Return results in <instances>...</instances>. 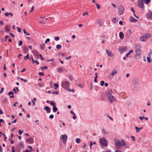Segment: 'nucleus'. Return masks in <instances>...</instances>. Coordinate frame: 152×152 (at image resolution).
<instances>
[{"label":"nucleus","instance_id":"obj_10","mask_svg":"<svg viewBox=\"0 0 152 152\" xmlns=\"http://www.w3.org/2000/svg\"><path fill=\"white\" fill-rule=\"evenodd\" d=\"M106 52L107 54V55L110 57L112 58L114 56V54L113 53L112 51L109 50L108 49L106 50Z\"/></svg>","mask_w":152,"mask_h":152},{"label":"nucleus","instance_id":"obj_53","mask_svg":"<svg viewBox=\"0 0 152 152\" xmlns=\"http://www.w3.org/2000/svg\"><path fill=\"white\" fill-rule=\"evenodd\" d=\"M50 41V39L49 38L47 39L45 41V43H46L47 42H49Z\"/></svg>","mask_w":152,"mask_h":152},{"label":"nucleus","instance_id":"obj_13","mask_svg":"<svg viewBox=\"0 0 152 152\" xmlns=\"http://www.w3.org/2000/svg\"><path fill=\"white\" fill-rule=\"evenodd\" d=\"M127 50V48L126 47L120 48L119 49V51L121 54L122 53L124 52Z\"/></svg>","mask_w":152,"mask_h":152},{"label":"nucleus","instance_id":"obj_19","mask_svg":"<svg viewBox=\"0 0 152 152\" xmlns=\"http://www.w3.org/2000/svg\"><path fill=\"white\" fill-rule=\"evenodd\" d=\"M140 1L139 2V6L140 8H142L144 6V4L142 3V0H140Z\"/></svg>","mask_w":152,"mask_h":152},{"label":"nucleus","instance_id":"obj_35","mask_svg":"<svg viewBox=\"0 0 152 152\" xmlns=\"http://www.w3.org/2000/svg\"><path fill=\"white\" fill-rule=\"evenodd\" d=\"M88 15V13L87 11H86V12H84L83 14V16H84L85 15Z\"/></svg>","mask_w":152,"mask_h":152},{"label":"nucleus","instance_id":"obj_45","mask_svg":"<svg viewBox=\"0 0 152 152\" xmlns=\"http://www.w3.org/2000/svg\"><path fill=\"white\" fill-rule=\"evenodd\" d=\"M130 137L132 139V140L133 141H135V137L133 136H130Z\"/></svg>","mask_w":152,"mask_h":152},{"label":"nucleus","instance_id":"obj_11","mask_svg":"<svg viewBox=\"0 0 152 152\" xmlns=\"http://www.w3.org/2000/svg\"><path fill=\"white\" fill-rule=\"evenodd\" d=\"M141 55L140 51V49H137L136 51V54L135 57L137 59H139Z\"/></svg>","mask_w":152,"mask_h":152},{"label":"nucleus","instance_id":"obj_51","mask_svg":"<svg viewBox=\"0 0 152 152\" xmlns=\"http://www.w3.org/2000/svg\"><path fill=\"white\" fill-rule=\"evenodd\" d=\"M54 118V116L53 115H51L49 116V118L50 119H53Z\"/></svg>","mask_w":152,"mask_h":152},{"label":"nucleus","instance_id":"obj_29","mask_svg":"<svg viewBox=\"0 0 152 152\" xmlns=\"http://www.w3.org/2000/svg\"><path fill=\"white\" fill-rule=\"evenodd\" d=\"M133 52V51L132 50H130L129 52L128 53L126 54V57H127L131 53H132Z\"/></svg>","mask_w":152,"mask_h":152},{"label":"nucleus","instance_id":"obj_12","mask_svg":"<svg viewBox=\"0 0 152 152\" xmlns=\"http://www.w3.org/2000/svg\"><path fill=\"white\" fill-rule=\"evenodd\" d=\"M34 139L32 137H30L26 140V142L28 144H32L34 142Z\"/></svg>","mask_w":152,"mask_h":152},{"label":"nucleus","instance_id":"obj_63","mask_svg":"<svg viewBox=\"0 0 152 152\" xmlns=\"http://www.w3.org/2000/svg\"><path fill=\"white\" fill-rule=\"evenodd\" d=\"M17 120V119H15L13 121H12V123H16Z\"/></svg>","mask_w":152,"mask_h":152},{"label":"nucleus","instance_id":"obj_2","mask_svg":"<svg viewBox=\"0 0 152 152\" xmlns=\"http://www.w3.org/2000/svg\"><path fill=\"white\" fill-rule=\"evenodd\" d=\"M151 35L149 33H147L143 35L140 38V40L141 41L145 42L147 39H149Z\"/></svg>","mask_w":152,"mask_h":152},{"label":"nucleus","instance_id":"obj_40","mask_svg":"<svg viewBox=\"0 0 152 152\" xmlns=\"http://www.w3.org/2000/svg\"><path fill=\"white\" fill-rule=\"evenodd\" d=\"M11 149H12V152H15V148L14 146H12Z\"/></svg>","mask_w":152,"mask_h":152},{"label":"nucleus","instance_id":"obj_1","mask_svg":"<svg viewBox=\"0 0 152 152\" xmlns=\"http://www.w3.org/2000/svg\"><path fill=\"white\" fill-rule=\"evenodd\" d=\"M113 93L112 90V89H110L105 94L106 96L108 99L110 103L111 104L113 103V102H117V100L116 98L112 95Z\"/></svg>","mask_w":152,"mask_h":152},{"label":"nucleus","instance_id":"obj_42","mask_svg":"<svg viewBox=\"0 0 152 152\" xmlns=\"http://www.w3.org/2000/svg\"><path fill=\"white\" fill-rule=\"evenodd\" d=\"M54 39L56 41H58L60 39V38L58 37H56Z\"/></svg>","mask_w":152,"mask_h":152},{"label":"nucleus","instance_id":"obj_64","mask_svg":"<svg viewBox=\"0 0 152 152\" xmlns=\"http://www.w3.org/2000/svg\"><path fill=\"white\" fill-rule=\"evenodd\" d=\"M23 152H31L29 150H27L26 151H24Z\"/></svg>","mask_w":152,"mask_h":152},{"label":"nucleus","instance_id":"obj_48","mask_svg":"<svg viewBox=\"0 0 152 152\" xmlns=\"http://www.w3.org/2000/svg\"><path fill=\"white\" fill-rule=\"evenodd\" d=\"M8 94L9 95H10L11 94L13 95V92L12 91H10L8 92Z\"/></svg>","mask_w":152,"mask_h":152},{"label":"nucleus","instance_id":"obj_47","mask_svg":"<svg viewBox=\"0 0 152 152\" xmlns=\"http://www.w3.org/2000/svg\"><path fill=\"white\" fill-rule=\"evenodd\" d=\"M71 58V56H69L68 57H66L65 58V59L66 60H69Z\"/></svg>","mask_w":152,"mask_h":152},{"label":"nucleus","instance_id":"obj_16","mask_svg":"<svg viewBox=\"0 0 152 152\" xmlns=\"http://www.w3.org/2000/svg\"><path fill=\"white\" fill-rule=\"evenodd\" d=\"M44 109L46 111V112L47 113H48L50 112L51 111V109L48 107L47 106H45Z\"/></svg>","mask_w":152,"mask_h":152},{"label":"nucleus","instance_id":"obj_56","mask_svg":"<svg viewBox=\"0 0 152 152\" xmlns=\"http://www.w3.org/2000/svg\"><path fill=\"white\" fill-rule=\"evenodd\" d=\"M34 62H35V63H36L37 65H39V62L38 61H35L34 60V61H33V63Z\"/></svg>","mask_w":152,"mask_h":152},{"label":"nucleus","instance_id":"obj_26","mask_svg":"<svg viewBox=\"0 0 152 152\" xmlns=\"http://www.w3.org/2000/svg\"><path fill=\"white\" fill-rule=\"evenodd\" d=\"M121 146H124L126 145V144L124 140H121Z\"/></svg>","mask_w":152,"mask_h":152},{"label":"nucleus","instance_id":"obj_8","mask_svg":"<svg viewBox=\"0 0 152 152\" xmlns=\"http://www.w3.org/2000/svg\"><path fill=\"white\" fill-rule=\"evenodd\" d=\"M138 79L137 78H133L132 81V84L133 85L135 86L138 85Z\"/></svg>","mask_w":152,"mask_h":152},{"label":"nucleus","instance_id":"obj_24","mask_svg":"<svg viewBox=\"0 0 152 152\" xmlns=\"http://www.w3.org/2000/svg\"><path fill=\"white\" fill-rule=\"evenodd\" d=\"M119 36L120 38L121 39H123L124 37V35L123 33L122 32H120L119 33Z\"/></svg>","mask_w":152,"mask_h":152},{"label":"nucleus","instance_id":"obj_58","mask_svg":"<svg viewBox=\"0 0 152 152\" xmlns=\"http://www.w3.org/2000/svg\"><path fill=\"white\" fill-rule=\"evenodd\" d=\"M131 10L134 13V10L133 7H131Z\"/></svg>","mask_w":152,"mask_h":152},{"label":"nucleus","instance_id":"obj_7","mask_svg":"<svg viewBox=\"0 0 152 152\" xmlns=\"http://www.w3.org/2000/svg\"><path fill=\"white\" fill-rule=\"evenodd\" d=\"M55 103L53 101H50V104L53 106V112H56L58 110L57 108L56 107L55 105Z\"/></svg>","mask_w":152,"mask_h":152},{"label":"nucleus","instance_id":"obj_52","mask_svg":"<svg viewBox=\"0 0 152 152\" xmlns=\"http://www.w3.org/2000/svg\"><path fill=\"white\" fill-rule=\"evenodd\" d=\"M139 118L140 119V120L141 121H142L143 119L145 118V117H141V116H140L139 117Z\"/></svg>","mask_w":152,"mask_h":152},{"label":"nucleus","instance_id":"obj_61","mask_svg":"<svg viewBox=\"0 0 152 152\" xmlns=\"http://www.w3.org/2000/svg\"><path fill=\"white\" fill-rule=\"evenodd\" d=\"M73 115L74 116L72 118L73 119L75 120L76 118V116H75V114Z\"/></svg>","mask_w":152,"mask_h":152},{"label":"nucleus","instance_id":"obj_43","mask_svg":"<svg viewBox=\"0 0 152 152\" xmlns=\"http://www.w3.org/2000/svg\"><path fill=\"white\" fill-rule=\"evenodd\" d=\"M39 56L40 57V58L43 61L44 60V58H43L41 54H40L39 55Z\"/></svg>","mask_w":152,"mask_h":152},{"label":"nucleus","instance_id":"obj_54","mask_svg":"<svg viewBox=\"0 0 152 152\" xmlns=\"http://www.w3.org/2000/svg\"><path fill=\"white\" fill-rule=\"evenodd\" d=\"M4 88H2L0 91V93L1 94L4 91Z\"/></svg>","mask_w":152,"mask_h":152},{"label":"nucleus","instance_id":"obj_15","mask_svg":"<svg viewBox=\"0 0 152 152\" xmlns=\"http://www.w3.org/2000/svg\"><path fill=\"white\" fill-rule=\"evenodd\" d=\"M118 73V71L117 70L114 69L112 71V72L111 73V75L110 76H112V77H113L116 74H117Z\"/></svg>","mask_w":152,"mask_h":152},{"label":"nucleus","instance_id":"obj_31","mask_svg":"<svg viewBox=\"0 0 152 152\" xmlns=\"http://www.w3.org/2000/svg\"><path fill=\"white\" fill-rule=\"evenodd\" d=\"M29 58V54L28 53L27 55L24 57V60H25L26 59H28Z\"/></svg>","mask_w":152,"mask_h":152},{"label":"nucleus","instance_id":"obj_18","mask_svg":"<svg viewBox=\"0 0 152 152\" xmlns=\"http://www.w3.org/2000/svg\"><path fill=\"white\" fill-rule=\"evenodd\" d=\"M118 17H114L113 18L112 21L113 23H115L118 22Z\"/></svg>","mask_w":152,"mask_h":152},{"label":"nucleus","instance_id":"obj_30","mask_svg":"<svg viewBox=\"0 0 152 152\" xmlns=\"http://www.w3.org/2000/svg\"><path fill=\"white\" fill-rule=\"evenodd\" d=\"M54 86H55L54 89L56 90L57 89V88L58 87V84L55 83L54 84Z\"/></svg>","mask_w":152,"mask_h":152},{"label":"nucleus","instance_id":"obj_6","mask_svg":"<svg viewBox=\"0 0 152 152\" xmlns=\"http://www.w3.org/2000/svg\"><path fill=\"white\" fill-rule=\"evenodd\" d=\"M124 9L122 5H120L119 6L118 9V13L119 15H122L124 12Z\"/></svg>","mask_w":152,"mask_h":152},{"label":"nucleus","instance_id":"obj_44","mask_svg":"<svg viewBox=\"0 0 152 152\" xmlns=\"http://www.w3.org/2000/svg\"><path fill=\"white\" fill-rule=\"evenodd\" d=\"M66 90H68L69 92L72 91L73 92H75V91H74V89H70L68 88Z\"/></svg>","mask_w":152,"mask_h":152},{"label":"nucleus","instance_id":"obj_4","mask_svg":"<svg viewBox=\"0 0 152 152\" xmlns=\"http://www.w3.org/2000/svg\"><path fill=\"white\" fill-rule=\"evenodd\" d=\"M101 144L103 146L106 147L107 146V140L104 138H102L99 140Z\"/></svg>","mask_w":152,"mask_h":152},{"label":"nucleus","instance_id":"obj_33","mask_svg":"<svg viewBox=\"0 0 152 152\" xmlns=\"http://www.w3.org/2000/svg\"><path fill=\"white\" fill-rule=\"evenodd\" d=\"M76 142L77 143H80V139L79 138H77L76 139Z\"/></svg>","mask_w":152,"mask_h":152},{"label":"nucleus","instance_id":"obj_22","mask_svg":"<svg viewBox=\"0 0 152 152\" xmlns=\"http://www.w3.org/2000/svg\"><path fill=\"white\" fill-rule=\"evenodd\" d=\"M130 20L131 22H135L137 21V20L135 19L134 18H133L132 16L130 17Z\"/></svg>","mask_w":152,"mask_h":152},{"label":"nucleus","instance_id":"obj_50","mask_svg":"<svg viewBox=\"0 0 152 152\" xmlns=\"http://www.w3.org/2000/svg\"><path fill=\"white\" fill-rule=\"evenodd\" d=\"M23 42H22L21 41H19L18 42V44L20 46L21 45H22Z\"/></svg>","mask_w":152,"mask_h":152},{"label":"nucleus","instance_id":"obj_5","mask_svg":"<svg viewBox=\"0 0 152 152\" xmlns=\"http://www.w3.org/2000/svg\"><path fill=\"white\" fill-rule=\"evenodd\" d=\"M60 138L62 140L63 144H66L67 138V135L65 134L61 135Z\"/></svg>","mask_w":152,"mask_h":152},{"label":"nucleus","instance_id":"obj_60","mask_svg":"<svg viewBox=\"0 0 152 152\" xmlns=\"http://www.w3.org/2000/svg\"><path fill=\"white\" fill-rule=\"evenodd\" d=\"M5 15L7 17H8L9 16V13H8V12L6 13L5 14Z\"/></svg>","mask_w":152,"mask_h":152},{"label":"nucleus","instance_id":"obj_57","mask_svg":"<svg viewBox=\"0 0 152 152\" xmlns=\"http://www.w3.org/2000/svg\"><path fill=\"white\" fill-rule=\"evenodd\" d=\"M31 102H32L33 104V106H34L35 105V102L33 100H31Z\"/></svg>","mask_w":152,"mask_h":152},{"label":"nucleus","instance_id":"obj_32","mask_svg":"<svg viewBox=\"0 0 152 152\" xmlns=\"http://www.w3.org/2000/svg\"><path fill=\"white\" fill-rule=\"evenodd\" d=\"M144 3L146 4L149 3L151 1V0H143Z\"/></svg>","mask_w":152,"mask_h":152},{"label":"nucleus","instance_id":"obj_20","mask_svg":"<svg viewBox=\"0 0 152 152\" xmlns=\"http://www.w3.org/2000/svg\"><path fill=\"white\" fill-rule=\"evenodd\" d=\"M4 29L6 31L8 32L10 31V26L7 25L5 27Z\"/></svg>","mask_w":152,"mask_h":152},{"label":"nucleus","instance_id":"obj_23","mask_svg":"<svg viewBox=\"0 0 152 152\" xmlns=\"http://www.w3.org/2000/svg\"><path fill=\"white\" fill-rule=\"evenodd\" d=\"M97 22L99 25L101 26L102 24V22L101 19H99L97 20Z\"/></svg>","mask_w":152,"mask_h":152},{"label":"nucleus","instance_id":"obj_49","mask_svg":"<svg viewBox=\"0 0 152 152\" xmlns=\"http://www.w3.org/2000/svg\"><path fill=\"white\" fill-rule=\"evenodd\" d=\"M101 86H103L104 84V81L102 80L101 81Z\"/></svg>","mask_w":152,"mask_h":152},{"label":"nucleus","instance_id":"obj_17","mask_svg":"<svg viewBox=\"0 0 152 152\" xmlns=\"http://www.w3.org/2000/svg\"><path fill=\"white\" fill-rule=\"evenodd\" d=\"M65 70V69L64 67H61L58 69L57 71L58 73H61Z\"/></svg>","mask_w":152,"mask_h":152},{"label":"nucleus","instance_id":"obj_55","mask_svg":"<svg viewBox=\"0 0 152 152\" xmlns=\"http://www.w3.org/2000/svg\"><path fill=\"white\" fill-rule=\"evenodd\" d=\"M18 30V31L19 32H20L21 31V28H20L17 27Z\"/></svg>","mask_w":152,"mask_h":152},{"label":"nucleus","instance_id":"obj_36","mask_svg":"<svg viewBox=\"0 0 152 152\" xmlns=\"http://www.w3.org/2000/svg\"><path fill=\"white\" fill-rule=\"evenodd\" d=\"M135 129H136V132H138L140 131V129L139 128H138L137 126H135Z\"/></svg>","mask_w":152,"mask_h":152},{"label":"nucleus","instance_id":"obj_21","mask_svg":"<svg viewBox=\"0 0 152 152\" xmlns=\"http://www.w3.org/2000/svg\"><path fill=\"white\" fill-rule=\"evenodd\" d=\"M32 53L35 56H37V58H38L39 57V54H38V52L36 50H33L32 51Z\"/></svg>","mask_w":152,"mask_h":152},{"label":"nucleus","instance_id":"obj_39","mask_svg":"<svg viewBox=\"0 0 152 152\" xmlns=\"http://www.w3.org/2000/svg\"><path fill=\"white\" fill-rule=\"evenodd\" d=\"M97 77H97V75L96 76L94 77V82L96 83H97Z\"/></svg>","mask_w":152,"mask_h":152},{"label":"nucleus","instance_id":"obj_38","mask_svg":"<svg viewBox=\"0 0 152 152\" xmlns=\"http://www.w3.org/2000/svg\"><path fill=\"white\" fill-rule=\"evenodd\" d=\"M77 86L81 88H83V85L82 84H79Z\"/></svg>","mask_w":152,"mask_h":152},{"label":"nucleus","instance_id":"obj_25","mask_svg":"<svg viewBox=\"0 0 152 152\" xmlns=\"http://www.w3.org/2000/svg\"><path fill=\"white\" fill-rule=\"evenodd\" d=\"M147 18L148 19H152V12L149 14L147 16Z\"/></svg>","mask_w":152,"mask_h":152},{"label":"nucleus","instance_id":"obj_9","mask_svg":"<svg viewBox=\"0 0 152 152\" xmlns=\"http://www.w3.org/2000/svg\"><path fill=\"white\" fill-rule=\"evenodd\" d=\"M148 62L150 63L151 61H152V52H150L147 57Z\"/></svg>","mask_w":152,"mask_h":152},{"label":"nucleus","instance_id":"obj_27","mask_svg":"<svg viewBox=\"0 0 152 152\" xmlns=\"http://www.w3.org/2000/svg\"><path fill=\"white\" fill-rule=\"evenodd\" d=\"M23 51L24 53H27L28 51V49L27 47L25 46L24 47L23 49Z\"/></svg>","mask_w":152,"mask_h":152},{"label":"nucleus","instance_id":"obj_46","mask_svg":"<svg viewBox=\"0 0 152 152\" xmlns=\"http://www.w3.org/2000/svg\"><path fill=\"white\" fill-rule=\"evenodd\" d=\"M19 134L20 135H21L22 134V133L23 132V130H22L21 131L20 130H19Z\"/></svg>","mask_w":152,"mask_h":152},{"label":"nucleus","instance_id":"obj_59","mask_svg":"<svg viewBox=\"0 0 152 152\" xmlns=\"http://www.w3.org/2000/svg\"><path fill=\"white\" fill-rule=\"evenodd\" d=\"M69 79L70 80H73V77L72 76H70L69 77Z\"/></svg>","mask_w":152,"mask_h":152},{"label":"nucleus","instance_id":"obj_62","mask_svg":"<svg viewBox=\"0 0 152 152\" xmlns=\"http://www.w3.org/2000/svg\"><path fill=\"white\" fill-rule=\"evenodd\" d=\"M58 93L57 91H53V94H58Z\"/></svg>","mask_w":152,"mask_h":152},{"label":"nucleus","instance_id":"obj_37","mask_svg":"<svg viewBox=\"0 0 152 152\" xmlns=\"http://www.w3.org/2000/svg\"><path fill=\"white\" fill-rule=\"evenodd\" d=\"M95 4L97 8L98 9H99L100 8V6L99 4H97L96 3H95Z\"/></svg>","mask_w":152,"mask_h":152},{"label":"nucleus","instance_id":"obj_34","mask_svg":"<svg viewBox=\"0 0 152 152\" xmlns=\"http://www.w3.org/2000/svg\"><path fill=\"white\" fill-rule=\"evenodd\" d=\"M102 132L103 133H104V134H109L108 132V131L105 130L104 129L102 130Z\"/></svg>","mask_w":152,"mask_h":152},{"label":"nucleus","instance_id":"obj_3","mask_svg":"<svg viewBox=\"0 0 152 152\" xmlns=\"http://www.w3.org/2000/svg\"><path fill=\"white\" fill-rule=\"evenodd\" d=\"M69 83L68 81H64L61 82V87L66 90H67L69 86Z\"/></svg>","mask_w":152,"mask_h":152},{"label":"nucleus","instance_id":"obj_41","mask_svg":"<svg viewBox=\"0 0 152 152\" xmlns=\"http://www.w3.org/2000/svg\"><path fill=\"white\" fill-rule=\"evenodd\" d=\"M146 105L148 106H150L151 105V104L149 101H148L146 103Z\"/></svg>","mask_w":152,"mask_h":152},{"label":"nucleus","instance_id":"obj_28","mask_svg":"<svg viewBox=\"0 0 152 152\" xmlns=\"http://www.w3.org/2000/svg\"><path fill=\"white\" fill-rule=\"evenodd\" d=\"M56 47V48L58 50L61 48L62 46L61 45L58 44L57 45Z\"/></svg>","mask_w":152,"mask_h":152},{"label":"nucleus","instance_id":"obj_14","mask_svg":"<svg viewBox=\"0 0 152 152\" xmlns=\"http://www.w3.org/2000/svg\"><path fill=\"white\" fill-rule=\"evenodd\" d=\"M115 147L117 149L119 148L121 146V142H120L118 140H117L115 142Z\"/></svg>","mask_w":152,"mask_h":152}]
</instances>
